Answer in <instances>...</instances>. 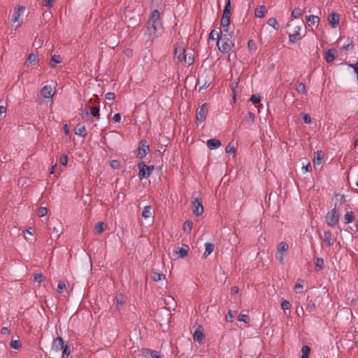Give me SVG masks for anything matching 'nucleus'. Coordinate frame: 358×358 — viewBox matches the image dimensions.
Masks as SVG:
<instances>
[{
	"label": "nucleus",
	"instance_id": "1",
	"mask_svg": "<svg viewBox=\"0 0 358 358\" xmlns=\"http://www.w3.org/2000/svg\"><path fill=\"white\" fill-rule=\"evenodd\" d=\"M162 31L163 25L160 20V13L158 10H155L146 23L144 34L147 37V41L152 43L162 35Z\"/></svg>",
	"mask_w": 358,
	"mask_h": 358
},
{
	"label": "nucleus",
	"instance_id": "2",
	"mask_svg": "<svg viewBox=\"0 0 358 358\" xmlns=\"http://www.w3.org/2000/svg\"><path fill=\"white\" fill-rule=\"evenodd\" d=\"M217 45L222 53L229 52L234 45L233 36L229 33L220 32V37L217 41Z\"/></svg>",
	"mask_w": 358,
	"mask_h": 358
},
{
	"label": "nucleus",
	"instance_id": "3",
	"mask_svg": "<svg viewBox=\"0 0 358 358\" xmlns=\"http://www.w3.org/2000/svg\"><path fill=\"white\" fill-rule=\"evenodd\" d=\"M25 10V7L23 6H17L14 8L13 13L12 15L11 22L13 25L15 27V28H18L21 26L23 18L22 15Z\"/></svg>",
	"mask_w": 358,
	"mask_h": 358
},
{
	"label": "nucleus",
	"instance_id": "4",
	"mask_svg": "<svg viewBox=\"0 0 358 358\" xmlns=\"http://www.w3.org/2000/svg\"><path fill=\"white\" fill-rule=\"evenodd\" d=\"M289 250V245L286 242H280L277 246V252L275 253L276 259L281 264H284V258Z\"/></svg>",
	"mask_w": 358,
	"mask_h": 358
},
{
	"label": "nucleus",
	"instance_id": "5",
	"mask_svg": "<svg viewBox=\"0 0 358 358\" xmlns=\"http://www.w3.org/2000/svg\"><path fill=\"white\" fill-rule=\"evenodd\" d=\"M325 221L327 225L331 227H334L338 224V213L336 207L327 212Z\"/></svg>",
	"mask_w": 358,
	"mask_h": 358
},
{
	"label": "nucleus",
	"instance_id": "6",
	"mask_svg": "<svg viewBox=\"0 0 358 358\" xmlns=\"http://www.w3.org/2000/svg\"><path fill=\"white\" fill-rule=\"evenodd\" d=\"M139 169V178H148L150 177L152 171L153 170V166H148L144 162H141L138 164Z\"/></svg>",
	"mask_w": 358,
	"mask_h": 358
},
{
	"label": "nucleus",
	"instance_id": "7",
	"mask_svg": "<svg viewBox=\"0 0 358 358\" xmlns=\"http://www.w3.org/2000/svg\"><path fill=\"white\" fill-rule=\"evenodd\" d=\"M192 212L195 216H200L203 213L202 201L200 199H195L192 202Z\"/></svg>",
	"mask_w": 358,
	"mask_h": 358
},
{
	"label": "nucleus",
	"instance_id": "8",
	"mask_svg": "<svg viewBox=\"0 0 358 358\" xmlns=\"http://www.w3.org/2000/svg\"><path fill=\"white\" fill-rule=\"evenodd\" d=\"M208 113V108L206 104H203L199 106L196 110V117L200 122H203L206 120Z\"/></svg>",
	"mask_w": 358,
	"mask_h": 358
},
{
	"label": "nucleus",
	"instance_id": "9",
	"mask_svg": "<svg viewBox=\"0 0 358 358\" xmlns=\"http://www.w3.org/2000/svg\"><path fill=\"white\" fill-rule=\"evenodd\" d=\"M327 20L332 28L338 26L340 22V15L336 13H331L328 15Z\"/></svg>",
	"mask_w": 358,
	"mask_h": 358
},
{
	"label": "nucleus",
	"instance_id": "10",
	"mask_svg": "<svg viewBox=\"0 0 358 358\" xmlns=\"http://www.w3.org/2000/svg\"><path fill=\"white\" fill-rule=\"evenodd\" d=\"M321 238L327 243L328 246H332L336 241V238L331 231H325L324 234L321 236Z\"/></svg>",
	"mask_w": 358,
	"mask_h": 358
},
{
	"label": "nucleus",
	"instance_id": "11",
	"mask_svg": "<svg viewBox=\"0 0 358 358\" xmlns=\"http://www.w3.org/2000/svg\"><path fill=\"white\" fill-rule=\"evenodd\" d=\"M41 94L43 98L50 99L53 96L55 92L50 85H45L41 89Z\"/></svg>",
	"mask_w": 358,
	"mask_h": 358
},
{
	"label": "nucleus",
	"instance_id": "12",
	"mask_svg": "<svg viewBox=\"0 0 358 358\" xmlns=\"http://www.w3.org/2000/svg\"><path fill=\"white\" fill-rule=\"evenodd\" d=\"M64 341L62 337H57L52 342V348L55 352L62 350L64 348Z\"/></svg>",
	"mask_w": 358,
	"mask_h": 358
},
{
	"label": "nucleus",
	"instance_id": "13",
	"mask_svg": "<svg viewBox=\"0 0 358 358\" xmlns=\"http://www.w3.org/2000/svg\"><path fill=\"white\" fill-rule=\"evenodd\" d=\"M148 150H149L148 145H147L145 144V142H143V141H141L140 142V146L138 148V156L140 158L145 157L147 155Z\"/></svg>",
	"mask_w": 358,
	"mask_h": 358
},
{
	"label": "nucleus",
	"instance_id": "14",
	"mask_svg": "<svg viewBox=\"0 0 358 358\" xmlns=\"http://www.w3.org/2000/svg\"><path fill=\"white\" fill-rule=\"evenodd\" d=\"M75 134L80 137H85L87 132L85 125L79 123L74 129Z\"/></svg>",
	"mask_w": 358,
	"mask_h": 358
},
{
	"label": "nucleus",
	"instance_id": "15",
	"mask_svg": "<svg viewBox=\"0 0 358 358\" xmlns=\"http://www.w3.org/2000/svg\"><path fill=\"white\" fill-rule=\"evenodd\" d=\"M221 31L228 33L230 24V17H222L221 18Z\"/></svg>",
	"mask_w": 358,
	"mask_h": 358
},
{
	"label": "nucleus",
	"instance_id": "16",
	"mask_svg": "<svg viewBox=\"0 0 358 358\" xmlns=\"http://www.w3.org/2000/svg\"><path fill=\"white\" fill-rule=\"evenodd\" d=\"M188 251L189 247L187 245H182V246L179 248L178 251L176 252V255L178 258H183L187 256Z\"/></svg>",
	"mask_w": 358,
	"mask_h": 358
},
{
	"label": "nucleus",
	"instance_id": "17",
	"mask_svg": "<svg viewBox=\"0 0 358 358\" xmlns=\"http://www.w3.org/2000/svg\"><path fill=\"white\" fill-rule=\"evenodd\" d=\"M206 144L209 149L214 150L221 145V142L216 138H210L207 141Z\"/></svg>",
	"mask_w": 358,
	"mask_h": 358
},
{
	"label": "nucleus",
	"instance_id": "18",
	"mask_svg": "<svg viewBox=\"0 0 358 358\" xmlns=\"http://www.w3.org/2000/svg\"><path fill=\"white\" fill-rule=\"evenodd\" d=\"M300 30L301 27H298V31H295L294 33L289 34V40L290 43H295L296 41L301 39L302 36L300 34Z\"/></svg>",
	"mask_w": 358,
	"mask_h": 358
},
{
	"label": "nucleus",
	"instance_id": "19",
	"mask_svg": "<svg viewBox=\"0 0 358 358\" xmlns=\"http://www.w3.org/2000/svg\"><path fill=\"white\" fill-rule=\"evenodd\" d=\"M185 50L184 48L181 47L175 48V57L178 60V62L182 63L183 62V56L185 55Z\"/></svg>",
	"mask_w": 358,
	"mask_h": 358
},
{
	"label": "nucleus",
	"instance_id": "20",
	"mask_svg": "<svg viewBox=\"0 0 358 358\" xmlns=\"http://www.w3.org/2000/svg\"><path fill=\"white\" fill-rule=\"evenodd\" d=\"M306 22L308 26H313L315 24L318 25L320 22V17L317 15H311L306 17Z\"/></svg>",
	"mask_w": 358,
	"mask_h": 358
},
{
	"label": "nucleus",
	"instance_id": "21",
	"mask_svg": "<svg viewBox=\"0 0 358 358\" xmlns=\"http://www.w3.org/2000/svg\"><path fill=\"white\" fill-rule=\"evenodd\" d=\"M336 52L335 49H330L325 53V60L327 63H330L334 60Z\"/></svg>",
	"mask_w": 358,
	"mask_h": 358
},
{
	"label": "nucleus",
	"instance_id": "22",
	"mask_svg": "<svg viewBox=\"0 0 358 358\" xmlns=\"http://www.w3.org/2000/svg\"><path fill=\"white\" fill-rule=\"evenodd\" d=\"M151 278L156 282L160 281L165 278V275L157 271H152L151 273Z\"/></svg>",
	"mask_w": 358,
	"mask_h": 358
},
{
	"label": "nucleus",
	"instance_id": "23",
	"mask_svg": "<svg viewBox=\"0 0 358 358\" xmlns=\"http://www.w3.org/2000/svg\"><path fill=\"white\" fill-rule=\"evenodd\" d=\"M266 9L264 6H258L255 10V15L258 18H262L264 16Z\"/></svg>",
	"mask_w": 358,
	"mask_h": 358
},
{
	"label": "nucleus",
	"instance_id": "24",
	"mask_svg": "<svg viewBox=\"0 0 358 358\" xmlns=\"http://www.w3.org/2000/svg\"><path fill=\"white\" fill-rule=\"evenodd\" d=\"M313 260H314V264H315L316 271H320L323 268L324 260L322 258L314 257Z\"/></svg>",
	"mask_w": 358,
	"mask_h": 358
},
{
	"label": "nucleus",
	"instance_id": "25",
	"mask_svg": "<svg viewBox=\"0 0 358 358\" xmlns=\"http://www.w3.org/2000/svg\"><path fill=\"white\" fill-rule=\"evenodd\" d=\"M255 113H253L252 112H249L247 114V115L245 117L244 122L248 126H251L255 121Z\"/></svg>",
	"mask_w": 358,
	"mask_h": 358
},
{
	"label": "nucleus",
	"instance_id": "26",
	"mask_svg": "<svg viewBox=\"0 0 358 358\" xmlns=\"http://www.w3.org/2000/svg\"><path fill=\"white\" fill-rule=\"evenodd\" d=\"M153 215V213L152 211V208L150 206H146L144 207L143 212H142V217L145 219L150 218Z\"/></svg>",
	"mask_w": 358,
	"mask_h": 358
},
{
	"label": "nucleus",
	"instance_id": "27",
	"mask_svg": "<svg viewBox=\"0 0 358 358\" xmlns=\"http://www.w3.org/2000/svg\"><path fill=\"white\" fill-rule=\"evenodd\" d=\"M39 59L38 55L34 54H30L27 58L26 62L28 64H36L38 62Z\"/></svg>",
	"mask_w": 358,
	"mask_h": 358
},
{
	"label": "nucleus",
	"instance_id": "28",
	"mask_svg": "<svg viewBox=\"0 0 358 358\" xmlns=\"http://www.w3.org/2000/svg\"><path fill=\"white\" fill-rule=\"evenodd\" d=\"M62 62V59L59 55H54L52 56L50 61V66L53 68L57 64H60Z\"/></svg>",
	"mask_w": 358,
	"mask_h": 358
},
{
	"label": "nucleus",
	"instance_id": "29",
	"mask_svg": "<svg viewBox=\"0 0 358 358\" xmlns=\"http://www.w3.org/2000/svg\"><path fill=\"white\" fill-rule=\"evenodd\" d=\"M143 353L148 358H162L159 355H157V352L149 349L145 350Z\"/></svg>",
	"mask_w": 358,
	"mask_h": 358
},
{
	"label": "nucleus",
	"instance_id": "30",
	"mask_svg": "<svg viewBox=\"0 0 358 358\" xmlns=\"http://www.w3.org/2000/svg\"><path fill=\"white\" fill-rule=\"evenodd\" d=\"M183 62L187 64V65H191L193 64L194 61V56L192 53H185V55L182 57Z\"/></svg>",
	"mask_w": 358,
	"mask_h": 358
},
{
	"label": "nucleus",
	"instance_id": "31",
	"mask_svg": "<svg viewBox=\"0 0 358 358\" xmlns=\"http://www.w3.org/2000/svg\"><path fill=\"white\" fill-rule=\"evenodd\" d=\"M213 250H214V245L213 243H205V252L203 253V256L205 257H208L213 252Z\"/></svg>",
	"mask_w": 358,
	"mask_h": 358
},
{
	"label": "nucleus",
	"instance_id": "32",
	"mask_svg": "<svg viewBox=\"0 0 358 358\" xmlns=\"http://www.w3.org/2000/svg\"><path fill=\"white\" fill-rule=\"evenodd\" d=\"M116 299V308L117 310H121L123 307V305L124 303V296L122 294H118L115 297Z\"/></svg>",
	"mask_w": 358,
	"mask_h": 358
},
{
	"label": "nucleus",
	"instance_id": "33",
	"mask_svg": "<svg viewBox=\"0 0 358 358\" xmlns=\"http://www.w3.org/2000/svg\"><path fill=\"white\" fill-rule=\"evenodd\" d=\"M193 223L191 220H186L183 224V231L186 234H189L192 231Z\"/></svg>",
	"mask_w": 358,
	"mask_h": 358
},
{
	"label": "nucleus",
	"instance_id": "34",
	"mask_svg": "<svg viewBox=\"0 0 358 358\" xmlns=\"http://www.w3.org/2000/svg\"><path fill=\"white\" fill-rule=\"evenodd\" d=\"M193 338L194 341L201 343L202 341L203 340L204 335L202 331L199 330H196L194 333Z\"/></svg>",
	"mask_w": 358,
	"mask_h": 358
},
{
	"label": "nucleus",
	"instance_id": "35",
	"mask_svg": "<svg viewBox=\"0 0 358 358\" xmlns=\"http://www.w3.org/2000/svg\"><path fill=\"white\" fill-rule=\"evenodd\" d=\"M303 14V10L299 8V7H296L293 9L292 12V17L293 19H296V18H299Z\"/></svg>",
	"mask_w": 358,
	"mask_h": 358
},
{
	"label": "nucleus",
	"instance_id": "36",
	"mask_svg": "<svg viewBox=\"0 0 358 358\" xmlns=\"http://www.w3.org/2000/svg\"><path fill=\"white\" fill-rule=\"evenodd\" d=\"M267 24L272 27L275 30H278L279 29V24L277 21V20L274 17H271L268 20Z\"/></svg>",
	"mask_w": 358,
	"mask_h": 358
},
{
	"label": "nucleus",
	"instance_id": "37",
	"mask_svg": "<svg viewBox=\"0 0 358 358\" xmlns=\"http://www.w3.org/2000/svg\"><path fill=\"white\" fill-rule=\"evenodd\" d=\"M323 159V155H322L321 151H317L315 152V157L313 159V162L315 164H320L322 163Z\"/></svg>",
	"mask_w": 358,
	"mask_h": 358
},
{
	"label": "nucleus",
	"instance_id": "38",
	"mask_svg": "<svg viewBox=\"0 0 358 358\" xmlns=\"http://www.w3.org/2000/svg\"><path fill=\"white\" fill-rule=\"evenodd\" d=\"M344 219L346 224L352 223L354 221L353 213L352 211L347 212L344 216Z\"/></svg>",
	"mask_w": 358,
	"mask_h": 358
},
{
	"label": "nucleus",
	"instance_id": "39",
	"mask_svg": "<svg viewBox=\"0 0 358 358\" xmlns=\"http://www.w3.org/2000/svg\"><path fill=\"white\" fill-rule=\"evenodd\" d=\"M94 231L96 233L101 234L104 231V223L103 222H99L94 227Z\"/></svg>",
	"mask_w": 358,
	"mask_h": 358
},
{
	"label": "nucleus",
	"instance_id": "40",
	"mask_svg": "<svg viewBox=\"0 0 358 358\" xmlns=\"http://www.w3.org/2000/svg\"><path fill=\"white\" fill-rule=\"evenodd\" d=\"M310 352V348L308 345H303L301 348V358H308Z\"/></svg>",
	"mask_w": 358,
	"mask_h": 358
},
{
	"label": "nucleus",
	"instance_id": "41",
	"mask_svg": "<svg viewBox=\"0 0 358 358\" xmlns=\"http://www.w3.org/2000/svg\"><path fill=\"white\" fill-rule=\"evenodd\" d=\"M295 90L301 94H306V85L303 83H299L296 85Z\"/></svg>",
	"mask_w": 358,
	"mask_h": 358
},
{
	"label": "nucleus",
	"instance_id": "42",
	"mask_svg": "<svg viewBox=\"0 0 358 358\" xmlns=\"http://www.w3.org/2000/svg\"><path fill=\"white\" fill-rule=\"evenodd\" d=\"M220 37V34L215 29L212 30L209 34V39H210L212 41H215V40L218 41Z\"/></svg>",
	"mask_w": 358,
	"mask_h": 358
},
{
	"label": "nucleus",
	"instance_id": "43",
	"mask_svg": "<svg viewBox=\"0 0 358 358\" xmlns=\"http://www.w3.org/2000/svg\"><path fill=\"white\" fill-rule=\"evenodd\" d=\"M99 106H92L90 110V114L94 117H99Z\"/></svg>",
	"mask_w": 358,
	"mask_h": 358
},
{
	"label": "nucleus",
	"instance_id": "44",
	"mask_svg": "<svg viewBox=\"0 0 358 358\" xmlns=\"http://www.w3.org/2000/svg\"><path fill=\"white\" fill-rule=\"evenodd\" d=\"M292 307L290 302L287 300H283L281 302V308L284 310H289Z\"/></svg>",
	"mask_w": 358,
	"mask_h": 358
},
{
	"label": "nucleus",
	"instance_id": "45",
	"mask_svg": "<svg viewBox=\"0 0 358 358\" xmlns=\"http://www.w3.org/2000/svg\"><path fill=\"white\" fill-rule=\"evenodd\" d=\"M236 148L234 147V145H231V143H229L227 147H226V149H225V151L228 154H230V155H234L235 154L236 152Z\"/></svg>",
	"mask_w": 358,
	"mask_h": 358
},
{
	"label": "nucleus",
	"instance_id": "46",
	"mask_svg": "<svg viewBox=\"0 0 358 358\" xmlns=\"http://www.w3.org/2000/svg\"><path fill=\"white\" fill-rule=\"evenodd\" d=\"M11 348L17 350L21 346V343L19 340H13L10 343Z\"/></svg>",
	"mask_w": 358,
	"mask_h": 358
},
{
	"label": "nucleus",
	"instance_id": "47",
	"mask_svg": "<svg viewBox=\"0 0 358 358\" xmlns=\"http://www.w3.org/2000/svg\"><path fill=\"white\" fill-rule=\"evenodd\" d=\"M45 278L41 273H36L34 275V281L38 283L43 282Z\"/></svg>",
	"mask_w": 358,
	"mask_h": 358
},
{
	"label": "nucleus",
	"instance_id": "48",
	"mask_svg": "<svg viewBox=\"0 0 358 358\" xmlns=\"http://www.w3.org/2000/svg\"><path fill=\"white\" fill-rule=\"evenodd\" d=\"M254 104L258 103L261 101V97L259 94H253L250 99Z\"/></svg>",
	"mask_w": 358,
	"mask_h": 358
},
{
	"label": "nucleus",
	"instance_id": "49",
	"mask_svg": "<svg viewBox=\"0 0 358 358\" xmlns=\"http://www.w3.org/2000/svg\"><path fill=\"white\" fill-rule=\"evenodd\" d=\"M38 216L42 217L47 215L48 209L45 207H40L38 209Z\"/></svg>",
	"mask_w": 358,
	"mask_h": 358
},
{
	"label": "nucleus",
	"instance_id": "50",
	"mask_svg": "<svg viewBox=\"0 0 358 358\" xmlns=\"http://www.w3.org/2000/svg\"><path fill=\"white\" fill-rule=\"evenodd\" d=\"M66 289V284L63 281H59L57 285V290L59 293H62Z\"/></svg>",
	"mask_w": 358,
	"mask_h": 358
},
{
	"label": "nucleus",
	"instance_id": "51",
	"mask_svg": "<svg viewBox=\"0 0 358 358\" xmlns=\"http://www.w3.org/2000/svg\"><path fill=\"white\" fill-rule=\"evenodd\" d=\"M315 309V303L313 301H310L306 306V310L308 312H313Z\"/></svg>",
	"mask_w": 358,
	"mask_h": 358
},
{
	"label": "nucleus",
	"instance_id": "52",
	"mask_svg": "<svg viewBox=\"0 0 358 358\" xmlns=\"http://www.w3.org/2000/svg\"><path fill=\"white\" fill-rule=\"evenodd\" d=\"M238 320L240 322H243L245 323H248V320H249V318H248V316L247 315L240 314L238 315Z\"/></svg>",
	"mask_w": 358,
	"mask_h": 358
},
{
	"label": "nucleus",
	"instance_id": "53",
	"mask_svg": "<svg viewBox=\"0 0 358 358\" xmlns=\"http://www.w3.org/2000/svg\"><path fill=\"white\" fill-rule=\"evenodd\" d=\"M59 162L62 166H66L68 162V156L66 154H63L60 157Z\"/></svg>",
	"mask_w": 358,
	"mask_h": 358
},
{
	"label": "nucleus",
	"instance_id": "54",
	"mask_svg": "<svg viewBox=\"0 0 358 358\" xmlns=\"http://www.w3.org/2000/svg\"><path fill=\"white\" fill-rule=\"evenodd\" d=\"M302 117L305 123L310 124L311 122V117L308 113H302Z\"/></svg>",
	"mask_w": 358,
	"mask_h": 358
},
{
	"label": "nucleus",
	"instance_id": "55",
	"mask_svg": "<svg viewBox=\"0 0 358 358\" xmlns=\"http://www.w3.org/2000/svg\"><path fill=\"white\" fill-rule=\"evenodd\" d=\"M62 350V357H68L70 354L69 348L68 345L64 346Z\"/></svg>",
	"mask_w": 358,
	"mask_h": 358
},
{
	"label": "nucleus",
	"instance_id": "56",
	"mask_svg": "<svg viewBox=\"0 0 358 358\" xmlns=\"http://www.w3.org/2000/svg\"><path fill=\"white\" fill-rule=\"evenodd\" d=\"M120 162L118 160H112L110 162V166L114 169H117L120 167Z\"/></svg>",
	"mask_w": 358,
	"mask_h": 358
},
{
	"label": "nucleus",
	"instance_id": "57",
	"mask_svg": "<svg viewBox=\"0 0 358 358\" xmlns=\"http://www.w3.org/2000/svg\"><path fill=\"white\" fill-rule=\"evenodd\" d=\"M233 317H234L233 313L231 310H229L225 317V320L227 322H231Z\"/></svg>",
	"mask_w": 358,
	"mask_h": 358
},
{
	"label": "nucleus",
	"instance_id": "58",
	"mask_svg": "<svg viewBox=\"0 0 358 358\" xmlns=\"http://www.w3.org/2000/svg\"><path fill=\"white\" fill-rule=\"evenodd\" d=\"M105 97L108 100H113L115 98V95L113 92H108L106 94Z\"/></svg>",
	"mask_w": 358,
	"mask_h": 358
},
{
	"label": "nucleus",
	"instance_id": "59",
	"mask_svg": "<svg viewBox=\"0 0 358 358\" xmlns=\"http://www.w3.org/2000/svg\"><path fill=\"white\" fill-rule=\"evenodd\" d=\"M55 0H45L44 1V3H43V6L48 8H52V3Z\"/></svg>",
	"mask_w": 358,
	"mask_h": 358
},
{
	"label": "nucleus",
	"instance_id": "60",
	"mask_svg": "<svg viewBox=\"0 0 358 358\" xmlns=\"http://www.w3.org/2000/svg\"><path fill=\"white\" fill-rule=\"evenodd\" d=\"M113 120L115 122H120L121 120V115L120 113H115L113 115Z\"/></svg>",
	"mask_w": 358,
	"mask_h": 358
},
{
	"label": "nucleus",
	"instance_id": "61",
	"mask_svg": "<svg viewBox=\"0 0 358 358\" xmlns=\"http://www.w3.org/2000/svg\"><path fill=\"white\" fill-rule=\"evenodd\" d=\"M1 334L2 335H8L10 334V330L8 327H3L1 329Z\"/></svg>",
	"mask_w": 358,
	"mask_h": 358
},
{
	"label": "nucleus",
	"instance_id": "62",
	"mask_svg": "<svg viewBox=\"0 0 358 358\" xmlns=\"http://www.w3.org/2000/svg\"><path fill=\"white\" fill-rule=\"evenodd\" d=\"M310 169H311V166L310 164H308L306 166H303V167H302V171L303 173L308 172L310 171Z\"/></svg>",
	"mask_w": 358,
	"mask_h": 358
},
{
	"label": "nucleus",
	"instance_id": "63",
	"mask_svg": "<svg viewBox=\"0 0 358 358\" xmlns=\"http://www.w3.org/2000/svg\"><path fill=\"white\" fill-rule=\"evenodd\" d=\"M230 15H231L230 10H227V8H224L222 17H230Z\"/></svg>",
	"mask_w": 358,
	"mask_h": 358
},
{
	"label": "nucleus",
	"instance_id": "64",
	"mask_svg": "<svg viewBox=\"0 0 358 358\" xmlns=\"http://www.w3.org/2000/svg\"><path fill=\"white\" fill-rule=\"evenodd\" d=\"M239 292V288L237 286H234L231 287V292L232 294H236Z\"/></svg>",
	"mask_w": 358,
	"mask_h": 358
}]
</instances>
